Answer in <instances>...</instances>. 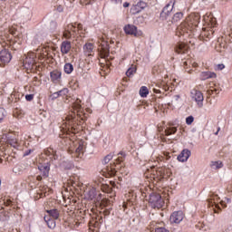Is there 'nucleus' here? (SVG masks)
<instances>
[{
    "instance_id": "obj_46",
    "label": "nucleus",
    "mask_w": 232,
    "mask_h": 232,
    "mask_svg": "<svg viewBox=\"0 0 232 232\" xmlns=\"http://www.w3.org/2000/svg\"><path fill=\"white\" fill-rule=\"evenodd\" d=\"M128 6H130V3L125 2V3L123 4V7H124V8H128Z\"/></svg>"
},
{
    "instance_id": "obj_47",
    "label": "nucleus",
    "mask_w": 232,
    "mask_h": 232,
    "mask_svg": "<svg viewBox=\"0 0 232 232\" xmlns=\"http://www.w3.org/2000/svg\"><path fill=\"white\" fill-rule=\"evenodd\" d=\"M36 179L39 181L43 180V176H37Z\"/></svg>"
},
{
    "instance_id": "obj_15",
    "label": "nucleus",
    "mask_w": 232,
    "mask_h": 232,
    "mask_svg": "<svg viewBox=\"0 0 232 232\" xmlns=\"http://www.w3.org/2000/svg\"><path fill=\"white\" fill-rule=\"evenodd\" d=\"M38 169L45 179L48 178V175H50V167L47 165H40L38 166Z\"/></svg>"
},
{
    "instance_id": "obj_6",
    "label": "nucleus",
    "mask_w": 232,
    "mask_h": 232,
    "mask_svg": "<svg viewBox=\"0 0 232 232\" xmlns=\"http://www.w3.org/2000/svg\"><path fill=\"white\" fill-rule=\"evenodd\" d=\"M0 61L3 64H8L12 61V54L8 50L4 49L0 52Z\"/></svg>"
},
{
    "instance_id": "obj_20",
    "label": "nucleus",
    "mask_w": 232,
    "mask_h": 232,
    "mask_svg": "<svg viewBox=\"0 0 232 232\" xmlns=\"http://www.w3.org/2000/svg\"><path fill=\"white\" fill-rule=\"evenodd\" d=\"M24 65L26 68H34V64H35V60L34 57H26L24 61Z\"/></svg>"
},
{
    "instance_id": "obj_10",
    "label": "nucleus",
    "mask_w": 232,
    "mask_h": 232,
    "mask_svg": "<svg viewBox=\"0 0 232 232\" xmlns=\"http://www.w3.org/2000/svg\"><path fill=\"white\" fill-rule=\"evenodd\" d=\"M140 5H142V6H146V3L140 1L137 3V5L131 6L130 8L131 14H133L134 15L137 14H140V12H142V9L140 8Z\"/></svg>"
},
{
    "instance_id": "obj_50",
    "label": "nucleus",
    "mask_w": 232,
    "mask_h": 232,
    "mask_svg": "<svg viewBox=\"0 0 232 232\" xmlns=\"http://www.w3.org/2000/svg\"><path fill=\"white\" fill-rule=\"evenodd\" d=\"M140 8H141V10H144V8H146V6H142V4H140Z\"/></svg>"
},
{
    "instance_id": "obj_35",
    "label": "nucleus",
    "mask_w": 232,
    "mask_h": 232,
    "mask_svg": "<svg viewBox=\"0 0 232 232\" xmlns=\"http://www.w3.org/2000/svg\"><path fill=\"white\" fill-rule=\"evenodd\" d=\"M193 121H195V118L193 116H188L186 118V124H188V126L193 124Z\"/></svg>"
},
{
    "instance_id": "obj_55",
    "label": "nucleus",
    "mask_w": 232,
    "mask_h": 232,
    "mask_svg": "<svg viewBox=\"0 0 232 232\" xmlns=\"http://www.w3.org/2000/svg\"><path fill=\"white\" fill-rule=\"evenodd\" d=\"M187 72H188V73H191V72H190V71H188V70H187Z\"/></svg>"
},
{
    "instance_id": "obj_56",
    "label": "nucleus",
    "mask_w": 232,
    "mask_h": 232,
    "mask_svg": "<svg viewBox=\"0 0 232 232\" xmlns=\"http://www.w3.org/2000/svg\"><path fill=\"white\" fill-rule=\"evenodd\" d=\"M8 205H10V202H8V203L6 204V206H8Z\"/></svg>"
},
{
    "instance_id": "obj_42",
    "label": "nucleus",
    "mask_w": 232,
    "mask_h": 232,
    "mask_svg": "<svg viewBox=\"0 0 232 232\" xmlns=\"http://www.w3.org/2000/svg\"><path fill=\"white\" fill-rule=\"evenodd\" d=\"M225 68H226V65H224L223 63L218 64V70H224Z\"/></svg>"
},
{
    "instance_id": "obj_54",
    "label": "nucleus",
    "mask_w": 232,
    "mask_h": 232,
    "mask_svg": "<svg viewBox=\"0 0 232 232\" xmlns=\"http://www.w3.org/2000/svg\"><path fill=\"white\" fill-rule=\"evenodd\" d=\"M209 204H213V201L211 199H208Z\"/></svg>"
},
{
    "instance_id": "obj_48",
    "label": "nucleus",
    "mask_w": 232,
    "mask_h": 232,
    "mask_svg": "<svg viewBox=\"0 0 232 232\" xmlns=\"http://www.w3.org/2000/svg\"><path fill=\"white\" fill-rule=\"evenodd\" d=\"M183 66H184V68H186V66H188V61H185V62L183 63Z\"/></svg>"
},
{
    "instance_id": "obj_11",
    "label": "nucleus",
    "mask_w": 232,
    "mask_h": 232,
    "mask_svg": "<svg viewBox=\"0 0 232 232\" xmlns=\"http://www.w3.org/2000/svg\"><path fill=\"white\" fill-rule=\"evenodd\" d=\"M188 50H189V47L184 43H179L175 47V52H177V53H186Z\"/></svg>"
},
{
    "instance_id": "obj_25",
    "label": "nucleus",
    "mask_w": 232,
    "mask_h": 232,
    "mask_svg": "<svg viewBox=\"0 0 232 232\" xmlns=\"http://www.w3.org/2000/svg\"><path fill=\"white\" fill-rule=\"evenodd\" d=\"M68 32H72L73 35L77 34V25H74L73 24H70L67 25Z\"/></svg>"
},
{
    "instance_id": "obj_16",
    "label": "nucleus",
    "mask_w": 232,
    "mask_h": 232,
    "mask_svg": "<svg viewBox=\"0 0 232 232\" xmlns=\"http://www.w3.org/2000/svg\"><path fill=\"white\" fill-rule=\"evenodd\" d=\"M44 220L47 224L49 229H55V219L51 218L50 216H44Z\"/></svg>"
},
{
    "instance_id": "obj_3",
    "label": "nucleus",
    "mask_w": 232,
    "mask_h": 232,
    "mask_svg": "<svg viewBox=\"0 0 232 232\" xmlns=\"http://www.w3.org/2000/svg\"><path fill=\"white\" fill-rule=\"evenodd\" d=\"M192 99L197 102L198 108L204 106V94L200 91L193 90L191 92Z\"/></svg>"
},
{
    "instance_id": "obj_53",
    "label": "nucleus",
    "mask_w": 232,
    "mask_h": 232,
    "mask_svg": "<svg viewBox=\"0 0 232 232\" xmlns=\"http://www.w3.org/2000/svg\"><path fill=\"white\" fill-rule=\"evenodd\" d=\"M53 26H57V24H55V23H52L51 24Z\"/></svg>"
},
{
    "instance_id": "obj_57",
    "label": "nucleus",
    "mask_w": 232,
    "mask_h": 232,
    "mask_svg": "<svg viewBox=\"0 0 232 232\" xmlns=\"http://www.w3.org/2000/svg\"><path fill=\"white\" fill-rule=\"evenodd\" d=\"M59 12H61V8H58Z\"/></svg>"
},
{
    "instance_id": "obj_28",
    "label": "nucleus",
    "mask_w": 232,
    "mask_h": 232,
    "mask_svg": "<svg viewBox=\"0 0 232 232\" xmlns=\"http://www.w3.org/2000/svg\"><path fill=\"white\" fill-rule=\"evenodd\" d=\"M165 133L167 136L173 135L177 133V128L176 127L169 128L165 130Z\"/></svg>"
},
{
    "instance_id": "obj_1",
    "label": "nucleus",
    "mask_w": 232,
    "mask_h": 232,
    "mask_svg": "<svg viewBox=\"0 0 232 232\" xmlns=\"http://www.w3.org/2000/svg\"><path fill=\"white\" fill-rule=\"evenodd\" d=\"M149 204H150L151 208L160 209V208L164 206V201L162 200L160 194L152 193L150 195Z\"/></svg>"
},
{
    "instance_id": "obj_4",
    "label": "nucleus",
    "mask_w": 232,
    "mask_h": 232,
    "mask_svg": "<svg viewBox=\"0 0 232 232\" xmlns=\"http://www.w3.org/2000/svg\"><path fill=\"white\" fill-rule=\"evenodd\" d=\"M182 220H184V212L180 210L175 211L170 215V224H180Z\"/></svg>"
},
{
    "instance_id": "obj_27",
    "label": "nucleus",
    "mask_w": 232,
    "mask_h": 232,
    "mask_svg": "<svg viewBox=\"0 0 232 232\" xmlns=\"http://www.w3.org/2000/svg\"><path fill=\"white\" fill-rule=\"evenodd\" d=\"M13 171L15 173V175H21V173H23V166L16 165L14 167Z\"/></svg>"
},
{
    "instance_id": "obj_19",
    "label": "nucleus",
    "mask_w": 232,
    "mask_h": 232,
    "mask_svg": "<svg viewBox=\"0 0 232 232\" xmlns=\"http://www.w3.org/2000/svg\"><path fill=\"white\" fill-rule=\"evenodd\" d=\"M7 144H10L14 149L19 148V143L17 142V140L12 136H7Z\"/></svg>"
},
{
    "instance_id": "obj_2",
    "label": "nucleus",
    "mask_w": 232,
    "mask_h": 232,
    "mask_svg": "<svg viewBox=\"0 0 232 232\" xmlns=\"http://www.w3.org/2000/svg\"><path fill=\"white\" fill-rule=\"evenodd\" d=\"M175 3H177V1L170 0L169 3L165 5L160 14V17L162 19V21H166V19L171 15V12H173V8L175 7Z\"/></svg>"
},
{
    "instance_id": "obj_21",
    "label": "nucleus",
    "mask_w": 232,
    "mask_h": 232,
    "mask_svg": "<svg viewBox=\"0 0 232 232\" xmlns=\"http://www.w3.org/2000/svg\"><path fill=\"white\" fill-rule=\"evenodd\" d=\"M210 168H212V169H220L224 168V163H222L220 160L211 161Z\"/></svg>"
},
{
    "instance_id": "obj_29",
    "label": "nucleus",
    "mask_w": 232,
    "mask_h": 232,
    "mask_svg": "<svg viewBox=\"0 0 232 232\" xmlns=\"http://www.w3.org/2000/svg\"><path fill=\"white\" fill-rule=\"evenodd\" d=\"M113 160V154L110 153L107 156L104 157L102 163L103 164H109L111 160Z\"/></svg>"
},
{
    "instance_id": "obj_49",
    "label": "nucleus",
    "mask_w": 232,
    "mask_h": 232,
    "mask_svg": "<svg viewBox=\"0 0 232 232\" xmlns=\"http://www.w3.org/2000/svg\"><path fill=\"white\" fill-rule=\"evenodd\" d=\"M155 93H160V90L154 89Z\"/></svg>"
},
{
    "instance_id": "obj_22",
    "label": "nucleus",
    "mask_w": 232,
    "mask_h": 232,
    "mask_svg": "<svg viewBox=\"0 0 232 232\" xmlns=\"http://www.w3.org/2000/svg\"><path fill=\"white\" fill-rule=\"evenodd\" d=\"M148 95H150V90H148V87L141 86L140 89V96L145 99Z\"/></svg>"
},
{
    "instance_id": "obj_12",
    "label": "nucleus",
    "mask_w": 232,
    "mask_h": 232,
    "mask_svg": "<svg viewBox=\"0 0 232 232\" xmlns=\"http://www.w3.org/2000/svg\"><path fill=\"white\" fill-rule=\"evenodd\" d=\"M70 50H72V43L68 41H63L61 44V52L63 54L69 53Z\"/></svg>"
},
{
    "instance_id": "obj_38",
    "label": "nucleus",
    "mask_w": 232,
    "mask_h": 232,
    "mask_svg": "<svg viewBox=\"0 0 232 232\" xmlns=\"http://www.w3.org/2000/svg\"><path fill=\"white\" fill-rule=\"evenodd\" d=\"M83 148L84 147L82 146V144L80 143L76 149V153H81L82 151Z\"/></svg>"
},
{
    "instance_id": "obj_40",
    "label": "nucleus",
    "mask_w": 232,
    "mask_h": 232,
    "mask_svg": "<svg viewBox=\"0 0 232 232\" xmlns=\"http://www.w3.org/2000/svg\"><path fill=\"white\" fill-rule=\"evenodd\" d=\"M217 77V73L208 72V79H215Z\"/></svg>"
},
{
    "instance_id": "obj_14",
    "label": "nucleus",
    "mask_w": 232,
    "mask_h": 232,
    "mask_svg": "<svg viewBox=\"0 0 232 232\" xmlns=\"http://www.w3.org/2000/svg\"><path fill=\"white\" fill-rule=\"evenodd\" d=\"M97 197V189L95 188H89V191L85 192V198L87 200H93Z\"/></svg>"
},
{
    "instance_id": "obj_39",
    "label": "nucleus",
    "mask_w": 232,
    "mask_h": 232,
    "mask_svg": "<svg viewBox=\"0 0 232 232\" xmlns=\"http://www.w3.org/2000/svg\"><path fill=\"white\" fill-rule=\"evenodd\" d=\"M34 152V150H27L24 152V157H28L31 153Z\"/></svg>"
},
{
    "instance_id": "obj_43",
    "label": "nucleus",
    "mask_w": 232,
    "mask_h": 232,
    "mask_svg": "<svg viewBox=\"0 0 232 232\" xmlns=\"http://www.w3.org/2000/svg\"><path fill=\"white\" fill-rule=\"evenodd\" d=\"M112 3H114V5H121L122 4V0H111Z\"/></svg>"
},
{
    "instance_id": "obj_24",
    "label": "nucleus",
    "mask_w": 232,
    "mask_h": 232,
    "mask_svg": "<svg viewBox=\"0 0 232 232\" xmlns=\"http://www.w3.org/2000/svg\"><path fill=\"white\" fill-rule=\"evenodd\" d=\"M182 17H184V14L182 13H176L173 17H172V21L173 23H179V21H180V19H182Z\"/></svg>"
},
{
    "instance_id": "obj_41",
    "label": "nucleus",
    "mask_w": 232,
    "mask_h": 232,
    "mask_svg": "<svg viewBox=\"0 0 232 232\" xmlns=\"http://www.w3.org/2000/svg\"><path fill=\"white\" fill-rule=\"evenodd\" d=\"M25 99L29 102L34 101V94H26Z\"/></svg>"
},
{
    "instance_id": "obj_34",
    "label": "nucleus",
    "mask_w": 232,
    "mask_h": 232,
    "mask_svg": "<svg viewBox=\"0 0 232 232\" xmlns=\"http://www.w3.org/2000/svg\"><path fill=\"white\" fill-rule=\"evenodd\" d=\"M81 5H84L85 6L88 5H93L95 0H80Z\"/></svg>"
},
{
    "instance_id": "obj_52",
    "label": "nucleus",
    "mask_w": 232,
    "mask_h": 232,
    "mask_svg": "<svg viewBox=\"0 0 232 232\" xmlns=\"http://www.w3.org/2000/svg\"><path fill=\"white\" fill-rule=\"evenodd\" d=\"M108 171H113V167H111L110 169H108Z\"/></svg>"
},
{
    "instance_id": "obj_18",
    "label": "nucleus",
    "mask_w": 232,
    "mask_h": 232,
    "mask_svg": "<svg viewBox=\"0 0 232 232\" xmlns=\"http://www.w3.org/2000/svg\"><path fill=\"white\" fill-rule=\"evenodd\" d=\"M51 79L53 82H59V81H61V72L59 71L51 72Z\"/></svg>"
},
{
    "instance_id": "obj_8",
    "label": "nucleus",
    "mask_w": 232,
    "mask_h": 232,
    "mask_svg": "<svg viewBox=\"0 0 232 232\" xmlns=\"http://www.w3.org/2000/svg\"><path fill=\"white\" fill-rule=\"evenodd\" d=\"M189 157H191V150L185 149L178 156V160L179 162H188V159H189Z\"/></svg>"
},
{
    "instance_id": "obj_13",
    "label": "nucleus",
    "mask_w": 232,
    "mask_h": 232,
    "mask_svg": "<svg viewBox=\"0 0 232 232\" xmlns=\"http://www.w3.org/2000/svg\"><path fill=\"white\" fill-rule=\"evenodd\" d=\"M47 215L45 217H52L53 220H57L60 217V212L57 208L46 210Z\"/></svg>"
},
{
    "instance_id": "obj_26",
    "label": "nucleus",
    "mask_w": 232,
    "mask_h": 232,
    "mask_svg": "<svg viewBox=\"0 0 232 232\" xmlns=\"http://www.w3.org/2000/svg\"><path fill=\"white\" fill-rule=\"evenodd\" d=\"M118 155H121V157H118L116 160L117 164H121V162H124V159L126 158V153L120 151Z\"/></svg>"
},
{
    "instance_id": "obj_36",
    "label": "nucleus",
    "mask_w": 232,
    "mask_h": 232,
    "mask_svg": "<svg viewBox=\"0 0 232 232\" xmlns=\"http://www.w3.org/2000/svg\"><path fill=\"white\" fill-rule=\"evenodd\" d=\"M209 79V73L208 72H201V81H206Z\"/></svg>"
},
{
    "instance_id": "obj_33",
    "label": "nucleus",
    "mask_w": 232,
    "mask_h": 232,
    "mask_svg": "<svg viewBox=\"0 0 232 232\" xmlns=\"http://www.w3.org/2000/svg\"><path fill=\"white\" fill-rule=\"evenodd\" d=\"M74 108L75 110H77V111H81V110H82V106L81 105V100H77L74 102Z\"/></svg>"
},
{
    "instance_id": "obj_9",
    "label": "nucleus",
    "mask_w": 232,
    "mask_h": 232,
    "mask_svg": "<svg viewBox=\"0 0 232 232\" xmlns=\"http://www.w3.org/2000/svg\"><path fill=\"white\" fill-rule=\"evenodd\" d=\"M125 34L128 35H134L137 36V26L133 24H127L123 28Z\"/></svg>"
},
{
    "instance_id": "obj_7",
    "label": "nucleus",
    "mask_w": 232,
    "mask_h": 232,
    "mask_svg": "<svg viewBox=\"0 0 232 232\" xmlns=\"http://www.w3.org/2000/svg\"><path fill=\"white\" fill-rule=\"evenodd\" d=\"M94 50L95 46L92 43H87L83 45V53L87 55V57L93 56Z\"/></svg>"
},
{
    "instance_id": "obj_23",
    "label": "nucleus",
    "mask_w": 232,
    "mask_h": 232,
    "mask_svg": "<svg viewBox=\"0 0 232 232\" xmlns=\"http://www.w3.org/2000/svg\"><path fill=\"white\" fill-rule=\"evenodd\" d=\"M63 70L68 75H70V73L73 72V65L72 63H65Z\"/></svg>"
},
{
    "instance_id": "obj_45",
    "label": "nucleus",
    "mask_w": 232,
    "mask_h": 232,
    "mask_svg": "<svg viewBox=\"0 0 232 232\" xmlns=\"http://www.w3.org/2000/svg\"><path fill=\"white\" fill-rule=\"evenodd\" d=\"M179 99H180V95L177 94L174 96V101L178 102Z\"/></svg>"
},
{
    "instance_id": "obj_31",
    "label": "nucleus",
    "mask_w": 232,
    "mask_h": 232,
    "mask_svg": "<svg viewBox=\"0 0 232 232\" xmlns=\"http://www.w3.org/2000/svg\"><path fill=\"white\" fill-rule=\"evenodd\" d=\"M74 35L71 31H68V29L66 28L65 31L63 32V37L65 39H71V37Z\"/></svg>"
},
{
    "instance_id": "obj_5",
    "label": "nucleus",
    "mask_w": 232,
    "mask_h": 232,
    "mask_svg": "<svg viewBox=\"0 0 232 232\" xmlns=\"http://www.w3.org/2000/svg\"><path fill=\"white\" fill-rule=\"evenodd\" d=\"M18 14L24 21H30L32 19V10L26 6L20 8Z\"/></svg>"
},
{
    "instance_id": "obj_51",
    "label": "nucleus",
    "mask_w": 232,
    "mask_h": 232,
    "mask_svg": "<svg viewBox=\"0 0 232 232\" xmlns=\"http://www.w3.org/2000/svg\"><path fill=\"white\" fill-rule=\"evenodd\" d=\"M218 131H220V127L218 129V131L215 132V135H218Z\"/></svg>"
},
{
    "instance_id": "obj_17",
    "label": "nucleus",
    "mask_w": 232,
    "mask_h": 232,
    "mask_svg": "<svg viewBox=\"0 0 232 232\" xmlns=\"http://www.w3.org/2000/svg\"><path fill=\"white\" fill-rule=\"evenodd\" d=\"M64 95H68V89L67 88H64V89H63L61 91L53 92L52 94V97H53V99H59V97H63Z\"/></svg>"
},
{
    "instance_id": "obj_32",
    "label": "nucleus",
    "mask_w": 232,
    "mask_h": 232,
    "mask_svg": "<svg viewBox=\"0 0 232 232\" xmlns=\"http://www.w3.org/2000/svg\"><path fill=\"white\" fill-rule=\"evenodd\" d=\"M6 117V111L4 108H0V122H2Z\"/></svg>"
},
{
    "instance_id": "obj_30",
    "label": "nucleus",
    "mask_w": 232,
    "mask_h": 232,
    "mask_svg": "<svg viewBox=\"0 0 232 232\" xmlns=\"http://www.w3.org/2000/svg\"><path fill=\"white\" fill-rule=\"evenodd\" d=\"M136 72H137V67L129 68L128 71L126 72V75L127 77H131V75H133V73H135Z\"/></svg>"
},
{
    "instance_id": "obj_44",
    "label": "nucleus",
    "mask_w": 232,
    "mask_h": 232,
    "mask_svg": "<svg viewBox=\"0 0 232 232\" xmlns=\"http://www.w3.org/2000/svg\"><path fill=\"white\" fill-rule=\"evenodd\" d=\"M82 30V24H78L76 26V31Z\"/></svg>"
},
{
    "instance_id": "obj_37",
    "label": "nucleus",
    "mask_w": 232,
    "mask_h": 232,
    "mask_svg": "<svg viewBox=\"0 0 232 232\" xmlns=\"http://www.w3.org/2000/svg\"><path fill=\"white\" fill-rule=\"evenodd\" d=\"M155 232H169V230L166 229V227H157Z\"/></svg>"
}]
</instances>
